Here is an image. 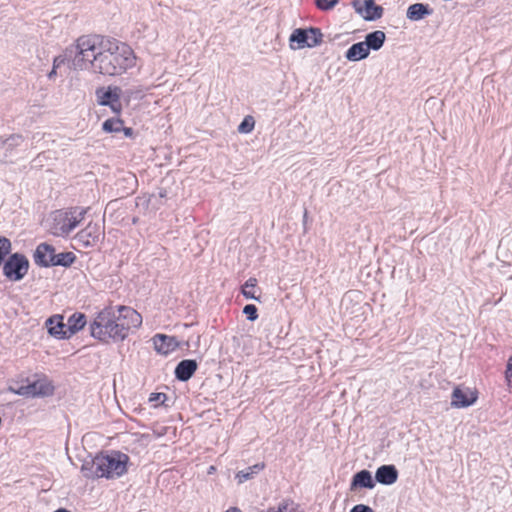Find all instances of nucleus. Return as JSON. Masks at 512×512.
Instances as JSON below:
<instances>
[{"label":"nucleus","mask_w":512,"mask_h":512,"mask_svg":"<svg viewBox=\"0 0 512 512\" xmlns=\"http://www.w3.org/2000/svg\"><path fill=\"white\" fill-rule=\"evenodd\" d=\"M65 55L72 69H89L105 76L121 75L136 64V56L129 45L99 35L79 37Z\"/></svg>","instance_id":"1"},{"label":"nucleus","mask_w":512,"mask_h":512,"mask_svg":"<svg viewBox=\"0 0 512 512\" xmlns=\"http://www.w3.org/2000/svg\"><path fill=\"white\" fill-rule=\"evenodd\" d=\"M128 456L120 452L97 455L91 462H85L81 471L86 478H117L127 471Z\"/></svg>","instance_id":"2"},{"label":"nucleus","mask_w":512,"mask_h":512,"mask_svg":"<svg viewBox=\"0 0 512 512\" xmlns=\"http://www.w3.org/2000/svg\"><path fill=\"white\" fill-rule=\"evenodd\" d=\"M86 208L71 207L52 212L46 222L47 230L56 237H67L84 220Z\"/></svg>","instance_id":"3"},{"label":"nucleus","mask_w":512,"mask_h":512,"mask_svg":"<svg viewBox=\"0 0 512 512\" xmlns=\"http://www.w3.org/2000/svg\"><path fill=\"white\" fill-rule=\"evenodd\" d=\"M91 336L102 342L123 341L116 320V312L112 307L100 311L90 324Z\"/></svg>","instance_id":"4"},{"label":"nucleus","mask_w":512,"mask_h":512,"mask_svg":"<svg viewBox=\"0 0 512 512\" xmlns=\"http://www.w3.org/2000/svg\"><path fill=\"white\" fill-rule=\"evenodd\" d=\"M8 390L14 394L25 397H45L53 393L54 387L45 376H37L36 379L27 380L25 384L12 383Z\"/></svg>","instance_id":"5"},{"label":"nucleus","mask_w":512,"mask_h":512,"mask_svg":"<svg viewBox=\"0 0 512 512\" xmlns=\"http://www.w3.org/2000/svg\"><path fill=\"white\" fill-rule=\"evenodd\" d=\"M115 312L123 340L128 336L131 328H138L142 324V316L131 307L119 306Z\"/></svg>","instance_id":"6"},{"label":"nucleus","mask_w":512,"mask_h":512,"mask_svg":"<svg viewBox=\"0 0 512 512\" xmlns=\"http://www.w3.org/2000/svg\"><path fill=\"white\" fill-rule=\"evenodd\" d=\"M29 261L22 255H11L3 265V274L11 281L21 280L28 272Z\"/></svg>","instance_id":"7"},{"label":"nucleus","mask_w":512,"mask_h":512,"mask_svg":"<svg viewBox=\"0 0 512 512\" xmlns=\"http://www.w3.org/2000/svg\"><path fill=\"white\" fill-rule=\"evenodd\" d=\"M121 94L122 90L118 86L99 87L95 91L97 103L101 106H109L116 114L122 110Z\"/></svg>","instance_id":"8"},{"label":"nucleus","mask_w":512,"mask_h":512,"mask_svg":"<svg viewBox=\"0 0 512 512\" xmlns=\"http://www.w3.org/2000/svg\"><path fill=\"white\" fill-rule=\"evenodd\" d=\"M355 11L365 20L374 21L382 17L383 8L375 4L374 0H355Z\"/></svg>","instance_id":"9"},{"label":"nucleus","mask_w":512,"mask_h":512,"mask_svg":"<svg viewBox=\"0 0 512 512\" xmlns=\"http://www.w3.org/2000/svg\"><path fill=\"white\" fill-rule=\"evenodd\" d=\"M101 229L97 224L90 222L75 236V241L83 247L93 246L100 238Z\"/></svg>","instance_id":"10"},{"label":"nucleus","mask_w":512,"mask_h":512,"mask_svg":"<svg viewBox=\"0 0 512 512\" xmlns=\"http://www.w3.org/2000/svg\"><path fill=\"white\" fill-rule=\"evenodd\" d=\"M152 342L156 352L161 355H168L175 351L179 346V342L174 336H168L165 334H156L152 338Z\"/></svg>","instance_id":"11"},{"label":"nucleus","mask_w":512,"mask_h":512,"mask_svg":"<svg viewBox=\"0 0 512 512\" xmlns=\"http://www.w3.org/2000/svg\"><path fill=\"white\" fill-rule=\"evenodd\" d=\"M55 259V248L47 243H41L34 252V261L37 265L43 267L52 266Z\"/></svg>","instance_id":"12"},{"label":"nucleus","mask_w":512,"mask_h":512,"mask_svg":"<svg viewBox=\"0 0 512 512\" xmlns=\"http://www.w3.org/2000/svg\"><path fill=\"white\" fill-rule=\"evenodd\" d=\"M477 399V396L470 389H462L456 387L452 392L451 405L456 408H463L472 405Z\"/></svg>","instance_id":"13"},{"label":"nucleus","mask_w":512,"mask_h":512,"mask_svg":"<svg viewBox=\"0 0 512 512\" xmlns=\"http://www.w3.org/2000/svg\"><path fill=\"white\" fill-rule=\"evenodd\" d=\"M46 326L51 336H54L57 339L69 338L67 324L63 322V316L54 315L50 317L46 321Z\"/></svg>","instance_id":"14"},{"label":"nucleus","mask_w":512,"mask_h":512,"mask_svg":"<svg viewBox=\"0 0 512 512\" xmlns=\"http://www.w3.org/2000/svg\"><path fill=\"white\" fill-rule=\"evenodd\" d=\"M397 478L398 471L394 465H382L375 473L376 481L383 485H391L397 481Z\"/></svg>","instance_id":"15"},{"label":"nucleus","mask_w":512,"mask_h":512,"mask_svg":"<svg viewBox=\"0 0 512 512\" xmlns=\"http://www.w3.org/2000/svg\"><path fill=\"white\" fill-rule=\"evenodd\" d=\"M197 370V362L192 359L182 360L175 368V376L180 381H188Z\"/></svg>","instance_id":"16"},{"label":"nucleus","mask_w":512,"mask_h":512,"mask_svg":"<svg viewBox=\"0 0 512 512\" xmlns=\"http://www.w3.org/2000/svg\"><path fill=\"white\" fill-rule=\"evenodd\" d=\"M375 483L373 481L372 475L368 470H361L353 476L351 482V490H354L357 487L373 489Z\"/></svg>","instance_id":"17"},{"label":"nucleus","mask_w":512,"mask_h":512,"mask_svg":"<svg viewBox=\"0 0 512 512\" xmlns=\"http://www.w3.org/2000/svg\"><path fill=\"white\" fill-rule=\"evenodd\" d=\"M369 50L364 42H358L353 44L345 54V57L349 61H360L367 58Z\"/></svg>","instance_id":"18"},{"label":"nucleus","mask_w":512,"mask_h":512,"mask_svg":"<svg viewBox=\"0 0 512 512\" xmlns=\"http://www.w3.org/2000/svg\"><path fill=\"white\" fill-rule=\"evenodd\" d=\"M432 13V10L428 5L422 3H416L410 5L407 9L406 16L409 20L419 21L423 19L425 16H428Z\"/></svg>","instance_id":"19"},{"label":"nucleus","mask_w":512,"mask_h":512,"mask_svg":"<svg viewBox=\"0 0 512 512\" xmlns=\"http://www.w3.org/2000/svg\"><path fill=\"white\" fill-rule=\"evenodd\" d=\"M308 35V29H295L289 38L291 49H301L307 47Z\"/></svg>","instance_id":"20"},{"label":"nucleus","mask_w":512,"mask_h":512,"mask_svg":"<svg viewBox=\"0 0 512 512\" xmlns=\"http://www.w3.org/2000/svg\"><path fill=\"white\" fill-rule=\"evenodd\" d=\"M385 39V33L381 30H376L366 35L364 43L367 46L368 50L371 49L377 51L381 49L385 42Z\"/></svg>","instance_id":"21"},{"label":"nucleus","mask_w":512,"mask_h":512,"mask_svg":"<svg viewBox=\"0 0 512 512\" xmlns=\"http://www.w3.org/2000/svg\"><path fill=\"white\" fill-rule=\"evenodd\" d=\"M69 338L84 328L86 325V316L83 313H74L67 320Z\"/></svg>","instance_id":"22"},{"label":"nucleus","mask_w":512,"mask_h":512,"mask_svg":"<svg viewBox=\"0 0 512 512\" xmlns=\"http://www.w3.org/2000/svg\"><path fill=\"white\" fill-rule=\"evenodd\" d=\"M264 469L263 463H257L251 467H248L245 470H241L236 474V478L238 479V483H243L251 478H253L254 474L259 473L261 470Z\"/></svg>","instance_id":"23"},{"label":"nucleus","mask_w":512,"mask_h":512,"mask_svg":"<svg viewBox=\"0 0 512 512\" xmlns=\"http://www.w3.org/2000/svg\"><path fill=\"white\" fill-rule=\"evenodd\" d=\"M76 256L72 252H62L59 254L55 253V259L52 262V266H64L69 267L75 261Z\"/></svg>","instance_id":"24"},{"label":"nucleus","mask_w":512,"mask_h":512,"mask_svg":"<svg viewBox=\"0 0 512 512\" xmlns=\"http://www.w3.org/2000/svg\"><path fill=\"white\" fill-rule=\"evenodd\" d=\"M123 120L120 118H109L107 119L103 125L102 129L107 133H118L123 129Z\"/></svg>","instance_id":"25"},{"label":"nucleus","mask_w":512,"mask_h":512,"mask_svg":"<svg viewBox=\"0 0 512 512\" xmlns=\"http://www.w3.org/2000/svg\"><path fill=\"white\" fill-rule=\"evenodd\" d=\"M308 43L307 47L313 48L320 45L323 42V33L319 28L311 27L308 29Z\"/></svg>","instance_id":"26"},{"label":"nucleus","mask_w":512,"mask_h":512,"mask_svg":"<svg viewBox=\"0 0 512 512\" xmlns=\"http://www.w3.org/2000/svg\"><path fill=\"white\" fill-rule=\"evenodd\" d=\"M257 285V280L255 278H249L245 284L242 286V294L246 299H253L258 301L259 297H256L253 289Z\"/></svg>","instance_id":"27"},{"label":"nucleus","mask_w":512,"mask_h":512,"mask_svg":"<svg viewBox=\"0 0 512 512\" xmlns=\"http://www.w3.org/2000/svg\"><path fill=\"white\" fill-rule=\"evenodd\" d=\"M292 504V502L288 499L282 500L280 503H278L276 506L269 507L265 510H261L259 512H292L289 511V507Z\"/></svg>","instance_id":"28"},{"label":"nucleus","mask_w":512,"mask_h":512,"mask_svg":"<svg viewBox=\"0 0 512 512\" xmlns=\"http://www.w3.org/2000/svg\"><path fill=\"white\" fill-rule=\"evenodd\" d=\"M255 125V121L252 116H246L244 120L238 126V131L240 133H249L253 130Z\"/></svg>","instance_id":"29"},{"label":"nucleus","mask_w":512,"mask_h":512,"mask_svg":"<svg viewBox=\"0 0 512 512\" xmlns=\"http://www.w3.org/2000/svg\"><path fill=\"white\" fill-rule=\"evenodd\" d=\"M11 251V242L6 237L0 236V258L4 259V257L9 254Z\"/></svg>","instance_id":"30"},{"label":"nucleus","mask_w":512,"mask_h":512,"mask_svg":"<svg viewBox=\"0 0 512 512\" xmlns=\"http://www.w3.org/2000/svg\"><path fill=\"white\" fill-rule=\"evenodd\" d=\"M243 313L247 316V319L250 321H254L257 319V308L253 304H248L244 307Z\"/></svg>","instance_id":"31"},{"label":"nucleus","mask_w":512,"mask_h":512,"mask_svg":"<svg viewBox=\"0 0 512 512\" xmlns=\"http://www.w3.org/2000/svg\"><path fill=\"white\" fill-rule=\"evenodd\" d=\"M339 0H315L316 6L321 10L332 9Z\"/></svg>","instance_id":"32"},{"label":"nucleus","mask_w":512,"mask_h":512,"mask_svg":"<svg viewBox=\"0 0 512 512\" xmlns=\"http://www.w3.org/2000/svg\"><path fill=\"white\" fill-rule=\"evenodd\" d=\"M22 140H23V138L21 135L14 134L6 139L5 145L7 146V148H13V147L19 146L21 144Z\"/></svg>","instance_id":"33"},{"label":"nucleus","mask_w":512,"mask_h":512,"mask_svg":"<svg viewBox=\"0 0 512 512\" xmlns=\"http://www.w3.org/2000/svg\"><path fill=\"white\" fill-rule=\"evenodd\" d=\"M166 399V394L164 393H152L149 397L150 402L163 403Z\"/></svg>","instance_id":"34"},{"label":"nucleus","mask_w":512,"mask_h":512,"mask_svg":"<svg viewBox=\"0 0 512 512\" xmlns=\"http://www.w3.org/2000/svg\"><path fill=\"white\" fill-rule=\"evenodd\" d=\"M350 512H374L373 509L364 504L355 505Z\"/></svg>","instance_id":"35"},{"label":"nucleus","mask_w":512,"mask_h":512,"mask_svg":"<svg viewBox=\"0 0 512 512\" xmlns=\"http://www.w3.org/2000/svg\"><path fill=\"white\" fill-rule=\"evenodd\" d=\"M506 380L508 384L512 382V356L509 358L506 369Z\"/></svg>","instance_id":"36"},{"label":"nucleus","mask_w":512,"mask_h":512,"mask_svg":"<svg viewBox=\"0 0 512 512\" xmlns=\"http://www.w3.org/2000/svg\"><path fill=\"white\" fill-rule=\"evenodd\" d=\"M122 131L124 132L125 136L130 137L133 134L132 128H126L123 126Z\"/></svg>","instance_id":"37"},{"label":"nucleus","mask_w":512,"mask_h":512,"mask_svg":"<svg viewBox=\"0 0 512 512\" xmlns=\"http://www.w3.org/2000/svg\"><path fill=\"white\" fill-rule=\"evenodd\" d=\"M226 512H242V511L237 507H231Z\"/></svg>","instance_id":"38"},{"label":"nucleus","mask_w":512,"mask_h":512,"mask_svg":"<svg viewBox=\"0 0 512 512\" xmlns=\"http://www.w3.org/2000/svg\"><path fill=\"white\" fill-rule=\"evenodd\" d=\"M214 471H215V467L214 466H210L209 470H208V474H212V473H214Z\"/></svg>","instance_id":"39"},{"label":"nucleus","mask_w":512,"mask_h":512,"mask_svg":"<svg viewBox=\"0 0 512 512\" xmlns=\"http://www.w3.org/2000/svg\"><path fill=\"white\" fill-rule=\"evenodd\" d=\"M54 512H70L69 510L65 509V508H59L57 509L56 511Z\"/></svg>","instance_id":"40"},{"label":"nucleus","mask_w":512,"mask_h":512,"mask_svg":"<svg viewBox=\"0 0 512 512\" xmlns=\"http://www.w3.org/2000/svg\"><path fill=\"white\" fill-rule=\"evenodd\" d=\"M56 61L57 60L54 61V67L56 66ZM54 74H55V68L50 72L49 77H52V75H54Z\"/></svg>","instance_id":"41"},{"label":"nucleus","mask_w":512,"mask_h":512,"mask_svg":"<svg viewBox=\"0 0 512 512\" xmlns=\"http://www.w3.org/2000/svg\"><path fill=\"white\" fill-rule=\"evenodd\" d=\"M166 193L165 192H160V197H165Z\"/></svg>","instance_id":"42"}]
</instances>
